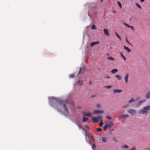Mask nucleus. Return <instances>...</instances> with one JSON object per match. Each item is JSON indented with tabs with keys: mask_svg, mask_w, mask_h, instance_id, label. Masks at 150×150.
Here are the masks:
<instances>
[{
	"mask_svg": "<svg viewBox=\"0 0 150 150\" xmlns=\"http://www.w3.org/2000/svg\"><path fill=\"white\" fill-rule=\"evenodd\" d=\"M132 30H134V28L133 26H131L130 27Z\"/></svg>",
	"mask_w": 150,
	"mask_h": 150,
	"instance_id": "39",
	"label": "nucleus"
},
{
	"mask_svg": "<svg viewBox=\"0 0 150 150\" xmlns=\"http://www.w3.org/2000/svg\"><path fill=\"white\" fill-rule=\"evenodd\" d=\"M69 77L70 78H73L75 77V75L74 74H71L70 75Z\"/></svg>",
	"mask_w": 150,
	"mask_h": 150,
	"instance_id": "26",
	"label": "nucleus"
},
{
	"mask_svg": "<svg viewBox=\"0 0 150 150\" xmlns=\"http://www.w3.org/2000/svg\"><path fill=\"white\" fill-rule=\"evenodd\" d=\"M113 140L115 142H117V140L115 139H113Z\"/></svg>",
	"mask_w": 150,
	"mask_h": 150,
	"instance_id": "42",
	"label": "nucleus"
},
{
	"mask_svg": "<svg viewBox=\"0 0 150 150\" xmlns=\"http://www.w3.org/2000/svg\"><path fill=\"white\" fill-rule=\"evenodd\" d=\"M127 112L131 115L135 114L137 112L135 110L133 109H130L128 110Z\"/></svg>",
	"mask_w": 150,
	"mask_h": 150,
	"instance_id": "4",
	"label": "nucleus"
},
{
	"mask_svg": "<svg viewBox=\"0 0 150 150\" xmlns=\"http://www.w3.org/2000/svg\"><path fill=\"white\" fill-rule=\"evenodd\" d=\"M122 91L121 90L115 89L113 91V93L114 94H115L117 93H119L121 92Z\"/></svg>",
	"mask_w": 150,
	"mask_h": 150,
	"instance_id": "10",
	"label": "nucleus"
},
{
	"mask_svg": "<svg viewBox=\"0 0 150 150\" xmlns=\"http://www.w3.org/2000/svg\"><path fill=\"white\" fill-rule=\"evenodd\" d=\"M113 12H114V13H115V11H113Z\"/></svg>",
	"mask_w": 150,
	"mask_h": 150,
	"instance_id": "52",
	"label": "nucleus"
},
{
	"mask_svg": "<svg viewBox=\"0 0 150 150\" xmlns=\"http://www.w3.org/2000/svg\"><path fill=\"white\" fill-rule=\"evenodd\" d=\"M106 77L108 79H109L110 78V77L109 76H107Z\"/></svg>",
	"mask_w": 150,
	"mask_h": 150,
	"instance_id": "45",
	"label": "nucleus"
},
{
	"mask_svg": "<svg viewBox=\"0 0 150 150\" xmlns=\"http://www.w3.org/2000/svg\"><path fill=\"white\" fill-rule=\"evenodd\" d=\"M135 100L134 98H132L129 100L128 103L129 104H131L132 102H134Z\"/></svg>",
	"mask_w": 150,
	"mask_h": 150,
	"instance_id": "18",
	"label": "nucleus"
},
{
	"mask_svg": "<svg viewBox=\"0 0 150 150\" xmlns=\"http://www.w3.org/2000/svg\"><path fill=\"white\" fill-rule=\"evenodd\" d=\"M73 122L76 125H77L78 126V127H80V125L76 122L75 120H73Z\"/></svg>",
	"mask_w": 150,
	"mask_h": 150,
	"instance_id": "31",
	"label": "nucleus"
},
{
	"mask_svg": "<svg viewBox=\"0 0 150 150\" xmlns=\"http://www.w3.org/2000/svg\"><path fill=\"white\" fill-rule=\"evenodd\" d=\"M83 82V81L81 80H79L78 81V83L80 86H81L82 85Z\"/></svg>",
	"mask_w": 150,
	"mask_h": 150,
	"instance_id": "24",
	"label": "nucleus"
},
{
	"mask_svg": "<svg viewBox=\"0 0 150 150\" xmlns=\"http://www.w3.org/2000/svg\"><path fill=\"white\" fill-rule=\"evenodd\" d=\"M123 24L125 26H126L127 27L130 28V26L129 25L127 24H126L124 22Z\"/></svg>",
	"mask_w": 150,
	"mask_h": 150,
	"instance_id": "33",
	"label": "nucleus"
},
{
	"mask_svg": "<svg viewBox=\"0 0 150 150\" xmlns=\"http://www.w3.org/2000/svg\"><path fill=\"white\" fill-rule=\"evenodd\" d=\"M118 71V70L116 69H114L112 70L111 71V72L112 74H115L116 72Z\"/></svg>",
	"mask_w": 150,
	"mask_h": 150,
	"instance_id": "20",
	"label": "nucleus"
},
{
	"mask_svg": "<svg viewBox=\"0 0 150 150\" xmlns=\"http://www.w3.org/2000/svg\"><path fill=\"white\" fill-rule=\"evenodd\" d=\"M129 76V74L127 73L125 76V81L126 83H127L128 78Z\"/></svg>",
	"mask_w": 150,
	"mask_h": 150,
	"instance_id": "12",
	"label": "nucleus"
},
{
	"mask_svg": "<svg viewBox=\"0 0 150 150\" xmlns=\"http://www.w3.org/2000/svg\"><path fill=\"white\" fill-rule=\"evenodd\" d=\"M82 115L84 116L91 117L92 114L89 112H83L82 113Z\"/></svg>",
	"mask_w": 150,
	"mask_h": 150,
	"instance_id": "7",
	"label": "nucleus"
},
{
	"mask_svg": "<svg viewBox=\"0 0 150 150\" xmlns=\"http://www.w3.org/2000/svg\"><path fill=\"white\" fill-rule=\"evenodd\" d=\"M91 28L92 29L96 30V26L95 25H93L91 27Z\"/></svg>",
	"mask_w": 150,
	"mask_h": 150,
	"instance_id": "29",
	"label": "nucleus"
},
{
	"mask_svg": "<svg viewBox=\"0 0 150 150\" xmlns=\"http://www.w3.org/2000/svg\"><path fill=\"white\" fill-rule=\"evenodd\" d=\"M144 102V100H140L139 102L137 104V106H139L140 105L143 103Z\"/></svg>",
	"mask_w": 150,
	"mask_h": 150,
	"instance_id": "15",
	"label": "nucleus"
},
{
	"mask_svg": "<svg viewBox=\"0 0 150 150\" xmlns=\"http://www.w3.org/2000/svg\"><path fill=\"white\" fill-rule=\"evenodd\" d=\"M104 33L105 35L107 36H109V33L108 30L106 29H104L103 30Z\"/></svg>",
	"mask_w": 150,
	"mask_h": 150,
	"instance_id": "11",
	"label": "nucleus"
},
{
	"mask_svg": "<svg viewBox=\"0 0 150 150\" xmlns=\"http://www.w3.org/2000/svg\"><path fill=\"white\" fill-rule=\"evenodd\" d=\"M117 36L120 39V40H121V38L118 35H117Z\"/></svg>",
	"mask_w": 150,
	"mask_h": 150,
	"instance_id": "38",
	"label": "nucleus"
},
{
	"mask_svg": "<svg viewBox=\"0 0 150 150\" xmlns=\"http://www.w3.org/2000/svg\"><path fill=\"white\" fill-rule=\"evenodd\" d=\"M96 130L98 132H100L102 131V129L100 128H98Z\"/></svg>",
	"mask_w": 150,
	"mask_h": 150,
	"instance_id": "28",
	"label": "nucleus"
},
{
	"mask_svg": "<svg viewBox=\"0 0 150 150\" xmlns=\"http://www.w3.org/2000/svg\"><path fill=\"white\" fill-rule=\"evenodd\" d=\"M78 108L80 109V108H80V107H78Z\"/></svg>",
	"mask_w": 150,
	"mask_h": 150,
	"instance_id": "51",
	"label": "nucleus"
},
{
	"mask_svg": "<svg viewBox=\"0 0 150 150\" xmlns=\"http://www.w3.org/2000/svg\"><path fill=\"white\" fill-rule=\"evenodd\" d=\"M96 106L98 108H99L100 107V105L99 104H97L96 105Z\"/></svg>",
	"mask_w": 150,
	"mask_h": 150,
	"instance_id": "40",
	"label": "nucleus"
},
{
	"mask_svg": "<svg viewBox=\"0 0 150 150\" xmlns=\"http://www.w3.org/2000/svg\"><path fill=\"white\" fill-rule=\"evenodd\" d=\"M128 115H124L120 114L118 115V117L119 119H125L129 117Z\"/></svg>",
	"mask_w": 150,
	"mask_h": 150,
	"instance_id": "5",
	"label": "nucleus"
},
{
	"mask_svg": "<svg viewBox=\"0 0 150 150\" xmlns=\"http://www.w3.org/2000/svg\"><path fill=\"white\" fill-rule=\"evenodd\" d=\"M107 58L108 59L111 60L113 61L114 60V59L111 57H108Z\"/></svg>",
	"mask_w": 150,
	"mask_h": 150,
	"instance_id": "30",
	"label": "nucleus"
},
{
	"mask_svg": "<svg viewBox=\"0 0 150 150\" xmlns=\"http://www.w3.org/2000/svg\"><path fill=\"white\" fill-rule=\"evenodd\" d=\"M115 34H116V36H117V35H118V34L116 32H115Z\"/></svg>",
	"mask_w": 150,
	"mask_h": 150,
	"instance_id": "48",
	"label": "nucleus"
},
{
	"mask_svg": "<svg viewBox=\"0 0 150 150\" xmlns=\"http://www.w3.org/2000/svg\"><path fill=\"white\" fill-rule=\"evenodd\" d=\"M117 4L120 7V8H122V5H121V3L119 1H117Z\"/></svg>",
	"mask_w": 150,
	"mask_h": 150,
	"instance_id": "32",
	"label": "nucleus"
},
{
	"mask_svg": "<svg viewBox=\"0 0 150 150\" xmlns=\"http://www.w3.org/2000/svg\"><path fill=\"white\" fill-rule=\"evenodd\" d=\"M112 86H105V87L107 89H110L112 87Z\"/></svg>",
	"mask_w": 150,
	"mask_h": 150,
	"instance_id": "35",
	"label": "nucleus"
},
{
	"mask_svg": "<svg viewBox=\"0 0 150 150\" xmlns=\"http://www.w3.org/2000/svg\"><path fill=\"white\" fill-rule=\"evenodd\" d=\"M73 104V105H74V104H73V103H71V104Z\"/></svg>",
	"mask_w": 150,
	"mask_h": 150,
	"instance_id": "53",
	"label": "nucleus"
},
{
	"mask_svg": "<svg viewBox=\"0 0 150 150\" xmlns=\"http://www.w3.org/2000/svg\"><path fill=\"white\" fill-rule=\"evenodd\" d=\"M105 124L107 125L108 127H111L114 126V123L112 121L109 122L108 121Z\"/></svg>",
	"mask_w": 150,
	"mask_h": 150,
	"instance_id": "6",
	"label": "nucleus"
},
{
	"mask_svg": "<svg viewBox=\"0 0 150 150\" xmlns=\"http://www.w3.org/2000/svg\"><path fill=\"white\" fill-rule=\"evenodd\" d=\"M83 129V131H84V132H83V134H84V135H85V132H84V129Z\"/></svg>",
	"mask_w": 150,
	"mask_h": 150,
	"instance_id": "44",
	"label": "nucleus"
},
{
	"mask_svg": "<svg viewBox=\"0 0 150 150\" xmlns=\"http://www.w3.org/2000/svg\"><path fill=\"white\" fill-rule=\"evenodd\" d=\"M116 78L118 80H120L122 79V76H121L118 74L116 76Z\"/></svg>",
	"mask_w": 150,
	"mask_h": 150,
	"instance_id": "16",
	"label": "nucleus"
},
{
	"mask_svg": "<svg viewBox=\"0 0 150 150\" xmlns=\"http://www.w3.org/2000/svg\"><path fill=\"white\" fill-rule=\"evenodd\" d=\"M146 97L147 99L150 98V91L148 92L146 95Z\"/></svg>",
	"mask_w": 150,
	"mask_h": 150,
	"instance_id": "17",
	"label": "nucleus"
},
{
	"mask_svg": "<svg viewBox=\"0 0 150 150\" xmlns=\"http://www.w3.org/2000/svg\"><path fill=\"white\" fill-rule=\"evenodd\" d=\"M120 56H121V57H122L123 58L124 60H125V61L126 60V59L125 57V56H124V55H123L122 53V52H120Z\"/></svg>",
	"mask_w": 150,
	"mask_h": 150,
	"instance_id": "23",
	"label": "nucleus"
},
{
	"mask_svg": "<svg viewBox=\"0 0 150 150\" xmlns=\"http://www.w3.org/2000/svg\"><path fill=\"white\" fill-rule=\"evenodd\" d=\"M88 120V119L84 116L83 117L82 121L83 122H85L87 121Z\"/></svg>",
	"mask_w": 150,
	"mask_h": 150,
	"instance_id": "21",
	"label": "nucleus"
},
{
	"mask_svg": "<svg viewBox=\"0 0 150 150\" xmlns=\"http://www.w3.org/2000/svg\"><path fill=\"white\" fill-rule=\"evenodd\" d=\"M136 6L139 8L141 9L142 7L141 6L138 4L137 3L136 4Z\"/></svg>",
	"mask_w": 150,
	"mask_h": 150,
	"instance_id": "34",
	"label": "nucleus"
},
{
	"mask_svg": "<svg viewBox=\"0 0 150 150\" xmlns=\"http://www.w3.org/2000/svg\"><path fill=\"white\" fill-rule=\"evenodd\" d=\"M108 127L107 126V125H105L103 127V129L104 130L106 131Z\"/></svg>",
	"mask_w": 150,
	"mask_h": 150,
	"instance_id": "25",
	"label": "nucleus"
},
{
	"mask_svg": "<svg viewBox=\"0 0 150 150\" xmlns=\"http://www.w3.org/2000/svg\"><path fill=\"white\" fill-rule=\"evenodd\" d=\"M95 95H94H94H92V96H91V97H95Z\"/></svg>",
	"mask_w": 150,
	"mask_h": 150,
	"instance_id": "46",
	"label": "nucleus"
},
{
	"mask_svg": "<svg viewBox=\"0 0 150 150\" xmlns=\"http://www.w3.org/2000/svg\"><path fill=\"white\" fill-rule=\"evenodd\" d=\"M103 1V0H101V2H102Z\"/></svg>",
	"mask_w": 150,
	"mask_h": 150,
	"instance_id": "50",
	"label": "nucleus"
},
{
	"mask_svg": "<svg viewBox=\"0 0 150 150\" xmlns=\"http://www.w3.org/2000/svg\"><path fill=\"white\" fill-rule=\"evenodd\" d=\"M105 117L106 119L109 120H111L112 118L111 117V116L110 115H108L106 116Z\"/></svg>",
	"mask_w": 150,
	"mask_h": 150,
	"instance_id": "22",
	"label": "nucleus"
},
{
	"mask_svg": "<svg viewBox=\"0 0 150 150\" xmlns=\"http://www.w3.org/2000/svg\"><path fill=\"white\" fill-rule=\"evenodd\" d=\"M150 110V105L144 107L142 109L140 110L139 111V113L146 114Z\"/></svg>",
	"mask_w": 150,
	"mask_h": 150,
	"instance_id": "3",
	"label": "nucleus"
},
{
	"mask_svg": "<svg viewBox=\"0 0 150 150\" xmlns=\"http://www.w3.org/2000/svg\"><path fill=\"white\" fill-rule=\"evenodd\" d=\"M122 148H128V146L127 145H124L122 146Z\"/></svg>",
	"mask_w": 150,
	"mask_h": 150,
	"instance_id": "36",
	"label": "nucleus"
},
{
	"mask_svg": "<svg viewBox=\"0 0 150 150\" xmlns=\"http://www.w3.org/2000/svg\"><path fill=\"white\" fill-rule=\"evenodd\" d=\"M99 43V42L98 41L92 42L91 43V46L92 47L95 45L98 44Z\"/></svg>",
	"mask_w": 150,
	"mask_h": 150,
	"instance_id": "13",
	"label": "nucleus"
},
{
	"mask_svg": "<svg viewBox=\"0 0 150 150\" xmlns=\"http://www.w3.org/2000/svg\"><path fill=\"white\" fill-rule=\"evenodd\" d=\"M126 42L128 43V44H129V45H131V44H130V43L128 41V40L126 38Z\"/></svg>",
	"mask_w": 150,
	"mask_h": 150,
	"instance_id": "37",
	"label": "nucleus"
},
{
	"mask_svg": "<svg viewBox=\"0 0 150 150\" xmlns=\"http://www.w3.org/2000/svg\"><path fill=\"white\" fill-rule=\"evenodd\" d=\"M54 102L57 104V105L56 106L55 108L57 109L58 111L61 112L63 110L65 112H66L68 111L66 104L63 103L59 99H54Z\"/></svg>",
	"mask_w": 150,
	"mask_h": 150,
	"instance_id": "1",
	"label": "nucleus"
},
{
	"mask_svg": "<svg viewBox=\"0 0 150 150\" xmlns=\"http://www.w3.org/2000/svg\"><path fill=\"white\" fill-rule=\"evenodd\" d=\"M141 2H143L144 1V0H140Z\"/></svg>",
	"mask_w": 150,
	"mask_h": 150,
	"instance_id": "43",
	"label": "nucleus"
},
{
	"mask_svg": "<svg viewBox=\"0 0 150 150\" xmlns=\"http://www.w3.org/2000/svg\"><path fill=\"white\" fill-rule=\"evenodd\" d=\"M102 118L103 116L101 115H98L97 117H93L92 118V122L93 123H97L100 121L99 125L102 127L103 124V121L102 120Z\"/></svg>",
	"mask_w": 150,
	"mask_h": 150,
	"instance_id": "2",
	"label": "nucleus"
},
{
	"mask_svg": "<svg viewBox=\"0 0 150 150\" xmlns=\"http://www.w3.org/2000/svg\"><path fill=\"white\" fill-rule=\"evenodd\" d=\"M79 128H81V127L80 126V127H79Z\"/></svg>",
	"mask_w": 150,
	"mask_h": 150,
	"instance_id": "54",
	"label": "nucleus"
},
{
	"mask_svg": "<svg viewBox=\"0 0 150 150\" xmlns=\"http://www.w3.org/2000/svg\"><path fill=\"white\" fill-rule=\"evenodd\" d=\"M107 138L105 137H103L102 139V141L104 142H106Z\"/></svg>",
	"mask_w": 150,
	"mask_h": 150,
	"instance_id": "27",
	"label": "nucleus"
},
{
	"mask_svg": "<svg viewBox=\"0 0 150 150\" xmlns=\"http://www.w3.org/2000/svg\"><path fill=\"white\" fill-rule=\"evenodd\" d=\"M84 71H82V68L81 67L80 68L79 71V73L78 74V75H79L80 74H83L84 73Z\"/></svg>",
	"mask_w": 150,
	"mask_h": 150,
	"instance_id": "19",
	"label": "nucleus"
},
{
	"mask_svg": "<svg viewBox=\"0 0 150 150\" xmlns=\"http://www.w3.org/2000/svg\"><path fill=\"white\" fill-rule=\"evenodd\" d=\"M85 133V138L86 142H89L90 141V139L88 136L86 134V131L85 130H84Z\"/></svg>",
	"mask_w": 150,
	"mask_h": 150,
	"instance_id": "8",
	"label": "nucleus"
},
{
	"mask_svg": "<svg viewBox=\"0 0 150 150\" xmlns=\"http://www.w3.org/2000/svg\"><path fill=\"white\" fill-rule=\"evenodd\" d=\"M103 110H95L93 111V113L96 115L98 113H103Z\"/></svg>",
	"mask_w": 150,
	"mask_h": 150,
	"instance_id": "9",
	"label": "nucleus"
},
{
	"mask_svg": "<svg viewBox=\"0 0 150 150\" xmlns=\"http://www.w3.org/2000/svg\"><path fill=\"white\" fill-rule=\"evenodd\" d=\"M94 147V148H95L96 147L95 145V144H93V145L92 146V148H93V149Z\"/></svg>",
	"mask_w": 150,
	"mask_h": 150,
	"instance_id": "41",
	"label": "nucleus"
},
{
	"mask_svg": "<svg viewBox=\"0 0 150 150\" xmlns=\"http://www.w3.org/2000/svg\"><path fill=\"white\" fill-rule=\"evenodd\" d=\"M124 49L125 50H126L128 52H131V50L128 47H126L125 46H124Z\"/></svg>",
	"mask_w": 150,
	"mask_h": 150,
	"instance_id": "14",
	"label": "nucleus"
},
{
	"mask_svg": "<svg viewBox=\"0 0 150 150\" xmlns=\"http://www.w3.org/2000/svg\"><path fill=\"white\" fill-rule=\"evenodd\" d=\"M89 83H90V84H91V81H90V82H89Z\"/></svg>",
	"mask_w": 150,
	"mask_h": 150,
	"instance_id": "49",
	"label": "nucleus"
},
{
	"mask_svg": "<svg viewBox=\"0 0 150 150\" xmlns=\"http://www.w3.org/2000/svg\"><path fill=\"white\" fill-rule=\"evenodd\" d=\"M128 106H129V105H125V107H128Z\"/></svg>",
	"mask_w": 150,
	"mask_h": 150,
	"instance_id": "47",
	"label": "nucleus"
}]
</instances>
